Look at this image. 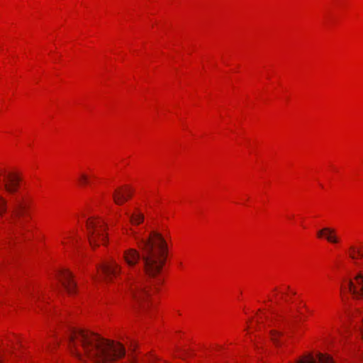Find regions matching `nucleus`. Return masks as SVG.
Masks as SVG:
<instances>
[{"instance_id": "5701e85b", "label": "nucleus", "mask_w": 363, "mask_h": 363, "mask_svg": "<svg viewBox=\"0 0 363 363\" xmlns=\"http://www.w3.org/2000/svg\"><path fill=\"white\" fill-rule=\"evenodd\" d=\"M150 363H156V362H150Z\"/></svg>"}, {"instance_id": "9b49d317", "label": "nucleus", "mask_w": 363, "mask_h": 363, "mask_svg": "<svg viewBox=\"0 0 363 363\" xmlns=\"http://www.w3.org/2000/svg\"><path fill=\"white\" fill-rule=\"evenodd\" d=\"M126 215L133 225H139L144 220V215L138 210H136L133 213H126Z\"/></svg>"}, {"instance_id": "9d476101", "label": "nucleus", "mask_w": 363, "mask_h": 363, "mask_svg": "<svg viewBox=\"0 0 363 363\" xmlns=\"http://www.w3.org/2000/svg\"><path fill=\"white\" fill-rule=\"evenodd\" d=\"M132 196V191L128 188H119L114 191L113 199L116 204L122 205Z\"/></svg>"}, {"instance_id": "2eb2a0df", "label": "nucleus", "mask_w": 363, "mask_h": 363, "mask_svg": "<svg viewBox=\"0 0 363 363\" xmlns=\"http://www.w3.org/2000/svg\"><path fill=\"white\" fill-rule=\"evenodd\" d=\"M79 182L82 185H85L89 183L88 176L85 174H81L79 175Z\"/></svg>"}, {"instance_id": "423d86ee", "label": "nucleus", "mask_w": 363, "mask_h": 363, "mask_svg": "<svg viewBox=\"0 0 363 363\" xmlns=\"http://www.w3.org/2000/svg\"><path fill=\"white\" fill-rule=\"evenodd\" d=\"M355 282L352 280L345 281V288L352 294L354 298L359 299L363 297V273H359L354 277Z\"/></svg>"}, {"instance_id": "f03ea898", "label": "nucleus", "mask_w": 363, "mask_h": 363, "mask_svg": "<svg viewBox=\"0 0 363 363\" xmlns=\"http://www.w3.org/2000/svg\"><path fill=\"white\" fill-rule=\"evenodd\" d=\"M68 339L72 353L80 359L86 355L96 363H111L125 354L121 343L106 340L89 330L72 329Z\"/></svg>"}, {"instance_id": "7ed1b4c3", "label": "nucleus", "mask_w": 363, "mask_h": 363, "mask_svg": "<svg viewBox=\"0 0 363 363\" xmlns=\"http://www.w3.org/2000/svg\"><path fill=\"white\" fill-rule=\"evenodd\" d=\"M0 174L3 177L2 189L9 195L14 196L10 216L6 221L2 222L5 224V232L11 235L16 234L18 228H23L21 218L26 213L28 203L23 197L15 196L21 186V178L20 175L16 172H8L4 169H0Z\"/></svg>"}, {"instance_id": "6ab92c4d", "label": "nucleus", "mask_w": 363, "mask_h": 363, "mask_svg": "<svg viewBox=\"0 0 363 363\" xmlns=\"http://www.w3.org/2000/svg\"><path fill=\"white\" fill-rule=\"evenodd\" d=\"M351 250L354 252L357 253L358 257H360V258L363 257V252L362 251H360L359 250H356L354 247H352Z\"/></svg>"}, {"instance_id": "a211bd4d", "label": "nucleus", "mask_w": 363, "mask_h": 363, "mask_svg": "<svg viewBox=\"0 0 363 363\" xmlns=\"http://www.w3.org/2000/svg\"><path fill=\"white\" fill-rule=\"evenodd\" d=\"M124 363H137L135 357L133 355H128L127 361Z\"/></svg>"}, {"instance_id": "4be33fe9", "label": "nucleus", "mask_w": 363, "mask_h": 363, "mask_svg": "<svg viewBox=\"0 0 363 363\" xmlns=\"http://www.w3.org/2000/svg\"><path fill=\"white\" fill-rule=\"evenodd\" d=\"M180 358H182V359L184 358L183 354L180 356Z\"/></svg>"}, {"instance_id": "412c9836", "label": "nucleus", "mask_w": 363, "mask_h": 363, "mask_svg": "<svg viewBox=\"0 0 363 363\" xmlns=\"http://www.w3.org/2000/svg\"><path fill=\"white\" fill-rule=\"evenodd\" d=\"M181 352L184 353V355L187 353L185 350H181Z\"/></svg>"}, {"instance_id": "0eeeda50", "label": "nucleus", "mask_w": 363, "mask_h": 363, "mask_svg": "<svg viewBox=\"0 0 363 363\" xmlns=\"http://www.w3.org/2000/svg\"><path fill=\"white\" fill-rule=\"evenodd\" d=\"M58 279L62 285L69 295L76 293V282L73 280L72 274L67 269H63L58 273Z\"/></svg>"}, {"instance_id": "39448f33", "label": "nucleus", "mask_w": 363, "mask_h": 363, "mask_svg": "<svg viewBox=\"0 0 363 363\" xmlns=\"http://www.w3.org/2000/svg\"><path fill=\"white\" fill-rule=\"evenodd\" d=\"M87 236L89 244L92 247L99 246L100 242L105 243L106 225L99 218H90L86 221Z\"/></svg>"}, {"instance_id": "f257e3e1", "label": "nucleus", "mask_w": 363, "mask_h": 363, "mask_svg": "<svg viewBox=\"0 0 363 363\" xmlns=\"http://www.w3.org/2000/svg\"><path fill=\"white\" fill-rule=\"evenodd\" d=\"M138 246L141 255L135 249H128L124 252L123 259L129 267H133L141 257L145 278L156 289L162 283L160 274L168 254L167 243L161 233L152 231L147 238L138 240Z\"/></svg>"}, {"instance_id": "dca6fc26", "label": "nucleus", "mask_w": 363, "mask_h": 363, "mask_svg": "<svg viewBox=\"0 0 363 363\" xmlns=\"http://www.w3.org/2000/svg\"><path fill=\"white\" fill-rule=\"evenodd\" d=\"M331 233L332 231L330 230V228H323L322 230H320L318 231L317 233V235L318 238H321V237H324V235L325 233Z\"/></svg>"}, {"instance_id": "4468645a", "label": "nucleus", "mask_w": 363, "mask_h": 363, "mask_svg": "<svg viewBox=\"0 0 363 363\" xmlns=\"http://www.w3.org/2000/svg\"><path fill=\"white\" fill-rule=\"evenodd\" d=\"M282 335V333L278 330H272L271 331V338L274 344L277 345H280V342L279 338Z\"/></svg>"}, {"instance_id": "f3484780", "label": "nucleus", "mask_w": 363, "mask_h": 363, "mask_svg": "<svg viewBox=\"0 0 363 363\" xmlns=\"http://www.w3.org/2000/svg\"><path fill=\"white\" fill-rule=\"evenodd\" d=\"M357 313L359 315V319L362 321V325H361V326L359 328V331H360V333H361V335H362V338L363 340V314L360 311H358Z\"/></svg>"}, {"instance_id": "aec40b11", "label": "nucleus", "mask_w": 363, "mask_h": 363, "mask_svg": "<svg viewBox=\"0 0 363 363\" xmlns=\"http://www.w3.org/2000/svg\"><path fill=\"white\" fill-rule=\"evenodd\" d=\"M350 257L352 258V259H355L356 257L354 255H350Z\"/></svg>"}, {"instance_id": "1a4fd4ad", "label": "nucleus", "mask_w": 363, "mask_h": 363, "mask_svg": "<svg viewBox=\"0 0 363 363\" xmlns=\"http://www.w3.org/2000/svg\"><path fill=\"white\" fill-rule=\"evenodd\" d=\"M100 277L110 279L112 277L119 273L120 267L115 262H110L102 264L100 267Z\"/></svg>"}, {"instance_id": "20e7f679", "label": "nucleus", "mask_w": 363, "mask_h": 363, "mask_svg": "<svg viewBox=\"0 0 363 363\" xmlns=\"http://www.w3.org/2000/svg\"><path fill=\"white\" fill-rule=\"evenodd\" d=\"M126 286L133 299L141 307L145 308L150 296L149 285L145 283V277L142 275H128Z\"/></svg>"}, {"instance_id": "f8f14e48", "label": "nucleus", "mask_w": 363, "mask_h": 363, "mask_svg": "<svg viewBox=\"0 0 363 363\" xmlns=\"http://www.w3.org/2000/svg\"><path fill=\"white\" fill-rule=\"evenodd\" d=\"M8 201L3 195L0 194V223H1V218L8 211Z\"/></svg>"}, {"instance_id": "6e6552de", "label": "nucleus", "mask_w": 363, "mask_h": 363, "mask_svg": "<svg viewBox=\"0 0 363 363\" xmlns=\"http://www.w3.org/2000/svg\"><path fill=\"white\" fill-rule=\"evenodd\" d=\"M296 363H334V361L328 354L317 353L315 356L305 355L298 359Z\"/></svg>"}, {"instance_id": "ddd939ff", "label": "nucleus", "mask_w": 363, "mask_h": 363, "mask_svg": "<svg viewBox=\"0 0 363 363\" xmlns=\"http://www.w3.org/2000/svg\"><path fill=\"white\" fill-rule=\"evenodd\" d=\"M331 233H325L324 237L325 239L333 244L337 243L339 242V238L335 235V230L333 228H330Z\"/></svg>"}]
</instances>
